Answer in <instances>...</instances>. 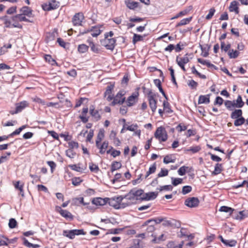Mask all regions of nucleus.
<instances>
[{
  "label": "nucleus",
  "instance_id": "36",
  "mask_svg": "<svg viewBox=\"0 0 248 248\" xmlns=\"http://www.w3.org/2000/svg\"><path fill=\"white\" fill-rule=\"evenodd\" d=\"M89 47L85 44H81L78 46V51L80 53H85L88 50Z\"/></svg>",
  "mask_w": 248,
  "mask_h": 248
},
{
  "label": "nucleus",
  "instance_id": "31",
  "mask_svg": "<svg viewBox=\"0 0 248 248\" xmlns=\"http://www.w3.org/2000/svg\"><path fill=\"white\" fill-rule=\"evenodd\" d=\"M235 119L236 120L234 122V125L235 126L241 125L246 122V119L243 117Z\"/></svg>",
  "mask_w": 248,
  "mask_h": 248
},
{
  "label": "nucleus",
  "instance_id": "59",
  "mask_svg": "<svg viewBox=\"0 0 248 248\" xmlns=\"http://www.w3.org/2000/svg\"><path fill=\"white\" fill-rule=\"evenodd\" d=\"M0 237L1 239L0 240V246L7 245L8 239L3 236H1Z\"/></svg>",
  "mask_w": 248,
  "mask_h": 248
},
{
  "label": "nucleus",
  "instance_id": "28",
  "mask_svg": "<svg viewBox=\"0 0 248 248\" xmlns=\"http://www.w3.org/2000/svg\"><path fill=\"white\" fill-rule=\"evenodd\" d=\"M163 108L164 111L167 113H170L172 112V110L170 108V105L169 102L167 101H164L163 102Z\"/></svg>",
  "mask_w": 248,
  "mask_h": 248
},
{
  "label": "nucleus",
  "instance_id": "3",
  "mask_svg": "<svg viewBox=\"0 0 248 248\" xmlns=\"http://www.w3.org/2000/svg\"><path fill=\"white\" fill-rule=\"evenodd\" d=\"M155 137L160 141H165L168 139V135L165 129L162 126L157 128L155 133Z\"/></svg>",
  "mask_w": 248,
  "mask_h": 248
},
{
  "label": "nucleus",
  "instance_id": "27",
  "mask_svg": "<svg viewBox=\"0 0 248 248\" xmlns=\"http://www.w3.org/2000/svg\"><path fill=\"white\" fill-rule=\"evenodd\" d=\"M80 164H78V165H69V167L73 170L77 171L78 172H82L85 169L83 167L80 166Z\"/></svg>",
  "mask_w": 248,
  "mask_h": 248
},
{
  "label": "nucleus",
  "instance_id": "29",
  "mask_svg": "<svg viewBox=\"0 0 248 248\" xmlns=\"http://www.w3.org/2000/svg\"><path fill=\"white\" fill-rule=\"evenodd\" d=\"M145 36V35H140L139 34H137L136 33L134 34L133 37V43L134 44H135L137 42L142 41L143 40L144 37Z\"/></svg>",
  "mask_w": 248,
  "mask_h": 248
},
{
  "label": "nucleus",
  "instance_id": "33",
  "mask_svg": "<svg viewBox=\"0 0 248 248\" xmlns=\"http://www.w3.org/2000/svg\"><path fill=\"white\" fill-rule=\"evenodd\" d=\"M156 169V164L155 163H154L150 167L149 170L146 172L145 178H147L151 174L154 173Z\"/></svg>",
  "mask_w": 248,
  "mask_h": 248
},
{
  "label": "nucleus",
  "instance_id": "43",
  "mask_svg": "<svg viewBox=\"0 0 248 248\" xmlns=\"http://www.w3.org/2000/svg\"><path fill=\"white\" fill-rule=\"evenodd\" d=\"M226 242H225L224 244L226 246L229 247H234L236 244V241L234 240H225Z\"/></svg>",
  "mask_w": 248,
  "mask_h": 248
},
{
  "label": "nucleus",
  "instance_id": "40",
  "mask_svg": "<svg viewBox=\"0 0 248 248\" xmlns=\"http://www.w3.org/2000/svg\"><path fill=\"white\" fill-rule=\"evenodd\" d=\"M172 180V184L174 186H176L179 184H180L182 183L183 182V179L182 178H173L171 177Z\"/></svg>",
  "mask_w": 248,
  "mask_h": 248
},
{
  "label": "nucleus",
  "instance_id": "12",
  "mask_svg": "<svg viewBox=\"0 0 248 248\" xmlns=\"http://www.w3.org/2000/svg\"><path fill=\"white\" fill-rule=\"evenodd\" d=\"M157 195H158V193L155 192H151L147 193L143 195V197H141V199L142 200H154L155 198H156Z\"/></svg>",
  "mask_w": 248,
  "mask_h": 248
},
{
  "label": "nucleus",
  "instance_id": "64",
  "mask_svg": "<svg viewBox=\"0 0 248 248\" xmlns=\"http://www.w3.org/2000/svg\"><path fill=\"white\" fill-rule=\"evenodd\" d=\"M187 129V126L184 125H182L181 124H179L176 127V129L180 132L185 131Z\"/></svg>",
  "mask_w": 248,
  "mask_h": 248
},
{
  "label": "nucleus",
  "instance_id": "8",
  "mask_svg": "<svg viewBox=\"0 0 248 248\" xmlns=\"http://www.w3.org/2000/svg\"><path fill=\"white\" fill-rule=\"evenodd\" d=\"M16 108L15 111H11L10 113L12 114H15L21 112L26 107H28L29 103L27 101H23L16 104Z\"/></svg>",
  "mask_w": 248,
  "mask_h": 248
},
{
  "label": "nucleus",
  "instance_id": "37",
  "mask_svg": "<svg viewBox=\"0 0 248 248\" xmlns=\"http://www.w3.org/2000/svg\"><path fill=\"white\" fill-rule=\"evenodd\" d=\"M45 59L46 62H47L52 65H54L56 64L55 60H54L49 55H46L45 56Z\"/></svg>",
  "mask_w": 248,
  "mask_h": 248
},
{
  "label": "nucleus",
  "instance_id": "35",
  "mask_svg": "<svg viewBox=\"0 0 248 248\" xmlns=\"http://www.w3.org/2000/svg\"><path fill=\"white\" fill-rule=\"evenodd\" d=\"M222 171V164H217L214 171L213 172V174L214 175H217L220 173Z\"/></svg>",
  "mask_w": 248,
  "mask_h": 248
},
{
  "label": "nucleus",
  "instance_id": "47",
  "mask_svg": "<svg viewBox=\"0 0 248 248\" xmlns=\"http://www.w3.org/2000/svg\"><path fill=\"white\" fill-rule=\"evenodd\" d=\"M16 225H17V222L15 219L11 218L9 220L8 225L10 228L13 229V228H16Z\"/></svg>",
  "mask_w": 248,
  "mask_h": 248
},
{
  "label": "nucleus",
  "instance_id": "63",
  "mask_svg": "<svg viewBox=\"0 0 248 248\" xmlns=\"http://www.w3.org/2000/svg\"><path fill=\"white\" fill-rule=\"evenodd\" d=\"M93 130L92 129H91L89 131V132L87 135L86 141L90 142L91 141V140L93 138Z\"/></svg>",
  "mask_w": 248,
  "mask_h": 248
},
{
  "label": "nucleus",
  "instance_id": "45",
  "mask_svg": "<svg viewBox=\"0 0 248 248\" xmlns=\"http://www.w3.org/2000/svg\"><path fill=\"white\" fill-rule=\"evenodd\" d=\"M66 155L70 158H73L76 155V153L71 149H69L66 151Z\"/></svg>",
  "mask_w": 248,
  "mask_h": 248
},
{
  "label": "nucleus",
  "instance_id": "22",
  "mask_svg": "<svg viewBox=\"0 0 248 248\" xmlns=\"http://www.w3.org/2000/svg\"><path fill=\"white\" fill-rule=\"evenodd\" d=\"M20 12H21V14L27 16H31V9L27 6H24L22 7L20 10Z\"/></svg>",
  "mask_w": 248,
  "mask_h": 248
},
{
  "label": "nucleus",
  "instance_id": "6",
  "mask_svg": "<svg viewBox=\"0 0 248 248\" xmlns=\"http://www.w3.org/2000/svg\"><path fill=\"white\" fill-rule=\"evenodd\" d=\"M199 202L198 198L190 197L185 200V204L190 208H195L199 205Z\"/></svg>",
  "mask_w": 248,
  "mask_h": 248
},
{
  "label": "nucleus",
  "instance_id": "46",
  "mask_svg": "<svg viewBox=\"0 0 248 248\" xmlns=\"http://www.w3.org/2000/svg\"><path fill=\"white\" fill-rule=\"evenodd\" d=\"M187 169L188 167L185 166L180 167L178 170V174L181 176L185 175Z\"/></svg>",
  "mask_w": 248,
  "mask_h": 248
},
{
  "label": "nucleus",
  "instance_id": "41",
  "mask_svg": "<svg viewBox=\"0 0 248 248\" xmlns=\"http://www.w3.org/2000/svg\"><path fill=\"white\" fill-rule=\"evenodd\" d=\"M221 49L222 51H224L225 52H227L230 49L231 45L230 44L225 46V43L224 42H221Z\"/></svg>",
  "mask_w": 248,
  "mask_h": 248
},
{
  "label": "nucleus",
  "instance_id": "20",
  "mask_svg": "<svg viewBox=\"0 0 248 248\" xmlns=\"http://www.w3.org/2000/svg\"><path fill=\"white\" fill-rule=\"evenodd\" d=\"M233 101H234V106L235 108H242L245 104L244 102L242 101L241 95H238L236 100H234Z\"/></svg>",
  "mask_w": 248,
  "mask_h": 248
},
{
  "label": "nucleus",
  "instance_id": "50",
  "mask_svg": "<svg viewBox=\"0 0 248 248\" xmlns=\"http://www.w3.org/2000/svg\"><path fill=\"white\" fill-rule=\"evenodd\" d=\"M89 168L91 171L93 172H97L99 170V168L98 166L95 164H94L93 163H91L89 164Z\"/></svg>",
  "mask_w": 248,
  "mask_h": 248
},
{
  "label": "nucleus",
  "instance_id": "16",
  "mask_svg": "<svg viewBox=\"0 0 248 248\" xmlns=\"http://www.w3.org/2000/svg\"><path fill=\"white\" fill-rule=\"evenodd\" d=\"M187 54H186L183 57H179L177 56L176 60L177 63H180L181 64H186L188 63L189 60L187 57Z\"/></svg>",
  "mask_w": 248,
  "mask_h": 248
},
{
  "label": "nucleus",
  "instance_id": "54",
  "mask_svg": "<svg viewBox=\"0 0 248 248\" xmlns=\"http://www.w3.org/2000/svg\"><path fill=\"white\" fill-rule=\"evenodd\" d=\"M173 187L171 185H165L164 186H161L158 189L160 191L162 190H167V191H171L172 190Z\"/></svg>",
  "mask_w": 248,
  "mask_h": 248
},
{
  "label": "nucleus",
  "instance_id": "60",
  "mask_svg": "<svg viewBox=\"0 0 248 248\" xmlns=\"http://www.w3.org/2000/svg\"><path fill=\"white\" fill-rule=\"evenodd\" d=\"M81 180L79 178H74L72 179V184L74 186H78L81 182Z\"/></svg>",
  "mask_w": 248,
  "mask_h": 248
},
{
  "label": "nucleus",
  "instance_id": "7",
  "mask_svg": "<svg viewBox=\"0 0 248 248\" xmlns=\"http://www.w3.org/2000/svg\"><path fill=\"white\" fill-rule=\"evenodd\" d=\"M59 6V2L56 1L55 0H51L48 4L46 3L42 5V8L45 11H49L56 9L58 8Z\"/></svg>",
  "mask_w": 248,
  "mask_h": 248
},
{
  "label": "nucleus",
  "instance_id": "1",
  "mask_svg": "<svg viewBox=\"0 0 248 248\" xmlns=\"http://www.w3.org/2000/svg\"><path fill=\"white\" fill-rule=\"evenodd\" d=\"M116 43L114 38H109L108 34H105V38L101 41L102 46H105L107 49L112 50L114 49Z\"/></svg>",
  "mask_w": 248,
  "mask_h": 248
},
{
  "label": "nucleus",
  "instance_id": "5",
  "mask_svg": "<svg viewBox=\"0 0 248 248\" xmlns=\"http://www.w3.org/2000/svg\"><path fill=\"white\" fill-rule=\"evenodd\" d=\"M155 94L150 91L148 93V98L149 106L153 112H155L156 108L157 101L155 99Z\"/></svg>",
  "mask_w": 248,
  "mask_h": 248
},
{
  "label": "nucleus",
  "instance_id": "15",
  "mask_svg": "<svg viewBox=\"0 0 248 248\" xmlns=\"http://www.w3.org/2000/svg\"><path fill=\"white\" fill-rule=\"evenodd\" d=\"M210 102V95H200L199 98V104H208Z\"/></svg>",
  "mask_w": 248,
  "mask_h": 248
},
{
  "label": "nucleus",
  "instance_id": "18",
  "mask_svg": "<svg viewBox=\"0 0 248 248\" xmlns=\"http://www.w3.org/2000/svg\"><path fill=\"white\" fill-rule=\"evenodd\" d=\"M242 111L241 109H235L231 115L232 119H235L242 117Z\"/></svg>",
  "mask_w": 248,
  "mask_h": 248
},
{
  "label": "nucleus",
  "instance_id": "53",
  "mask_svg": "<svg viewBox=\"0 0 248 248\" xmlns=\"http://www.w3.org/2000/svg\"><path fill=\"white\" fill-rule=\"evenodd\" d=\"M188 85L192 89H196L198 86V83L195 81L194 80H191L188 81L187 83Z\"/></svg>",
  "mask_w": 248,
  "mask_h": 248
},
{
  "label": "nucleus",
  "instance_id": "51",
  "mask_svg": "<svg viewBox=\"0 0 248 248\" xmlns=\"http://www.w3.org/2000/svg\"><path fill=\"white\" fill-rule=\"evenodd\" d=\"M114 85L110 84L107 86L106 91L105 93V96H107V94H111L112 90L114 88Z\"/></svg>",
  "mask_w": 248,
  "mask_h": 248
},
{
  "label": "nucleus",
  "instance_id": "49",
  "mask_svg": "<svg viewBox=\"0 0 248 248\" xmlns=\"http://www.w3.org/2000/svg\"><path fill=\"white\" fill-rule=\"evenodd\" d=\"M246 217V215L244 214V211H240L237 216L235 217V219L238 220H242L245 218Z\"/></svg>",
  "mask_w": 248,
  "mask_h": 248
},
{
  "label": "nucleus",
  "instance_id": "52",
  "mask_svg": "<svg viewBox=\"0 0 248 248\" xmlns=\"http://www.w3.org/2000/svg\"><path fill=\"white\" fill-rule=\"evenodd\" d=\"M104 137V130L103 129L100 130L99 133L97 135L96 140L99 141L101 142L102 140Z\"/></svg>",
  "mask_w": 248,
  "mask_h": 248
},
{
  "label": "nucleus",
  "instance_id": "24",
  "mask_svg": "<svg viewBox=\"0 0 248 248\" xmlns=\"http://www.w3.org/2000/svg\"><path fill=\"white\" fill-rule=\"evenodd\" d=\"M107 202H108L109 205L113 207L115 209H119L120 208V206L119 204L117 203L114 199L113 198H107L106 199Z\"/></svg>",
  "mask_w": 248,
  "mask_h": 248
},
{
  "label": "nucleus",
  "instance_id": "48",
  "mask_svg": "<svg viewBox=\"0 0 248 248\" xmlns=\"http://www.w3.org/2000/svg\"><path fill=\"white\" fill-rule=\"evenodd\" d=\"M191 186H186L183 187L182 192L184 195H185L191 192Z\"/></svg>",
  "mask_w": 248,
  "mask_h": 248
},
{
  "label": "nucleus",
  "instance_id": "25",
  "mask_svg": "<svg viewBox=\"0 0 248 248\" xmlns=\"http://www.w3.org/2000/svg\"><path fill=\"white\" fill-rule=\"evenodd\" d=\"M122 167L121 162L114 161L111 165V170L112 172L120 169Z\"/></svg>",
  "mask_w": 248,
  "mask_h": 248
},
{
  "label": "nucleus",
  "instance_id": "11",
  "mask_svg": "<svg viewBox=\"0 0 248 248\" xmlns=\"http://www.w3.org/2000/svg\"><path fill=\"white\" fill-rule=\"evenodd\" d=\"M56 211L58 212L63 217L67 219H70L71 220L73 219V216L69 211L65 210H63L61 208V207L58 206L56 207Z\"/></svg>",
  "mask_w": 248,
  "mask_h": 248
},
{
  "label": "nucleus",
  "instance_id": "57",
  "mask_svg": "<svg viewBox=\"0 0 248 248\" xmlns=\"http://www.w3.org/2000/svg\"><path fill=\"white\" fill-rule=\"evenodd\" d=\"M201 147L199 146H196L191 147L189 149H187V151H191L193 153H196L199 152L201 150Z\"/></svg>",
  "mask_w": 248,
  "mask_h": 248
},
{
  "label": "nucleus",
  "instance_id": "14",
  "mask_svg": "<svg viewBox=\"0 0 248 248\" xmlns=\"http://www.w3.org/2000/svg\"><path fill=\"white\" fill-rule=\"evenodd\" d=\"M138 96V93H133L131 96H130L127 100V106L131 107L133 106L136 103Z\"/></svg>",
  "mask_w": 248,
  "mask_h": 248
},
{
  "label": "nucleus",
  "instance_id": "39",
  "mask_svg": "<svg viewBox=\"0 0 248 248\" xmlns=\"http://www.w3.org/2000/svg\"><path fill=\"white\" fill-rule=\"evenodd\" d=\"M198 62L202 64L207 65L209 67L214 66V65L213 64H211L208 61L204 60L201 58L198 59Z\"/></svg>",
  "mask_w": 248,
  "mask_h": 248
},
{
  "label": "nucleus",
  "instance_id": "26",
  "mask_svg": "<svg viewBox=\"0 0 248 248\" xmlns=\"http://www.w3.org/2000/svg\"><path fill=\"white\" fill-rule=\"evenodd\" d=\"M228 54L231 59L236 58L239 54V52L237 50L233 49H230L228 52Z\"/></svg>",
  "mask_w": 248,
  "mask_h": 248
},
{
  "label": "nucleus",
  "instance_id": "34",
  "mask_svg": "<svg viewBox=\"0 0 248 248\" xmlns=\"http://www.w3.org/2000/svg\"><path fill=\"white\" fill-rule=\"evenodd\" d=\"M233 210V209L226 206H222L219 209V211L220 212L230 213V214H231L232 213Z\"/></svg>",
  "mask_w": 248,
  "mask_h": 248
},
{
  "label": "nucleus",
  "instance_id": "30",
  "mask_svg": "<svg viewBox=\"0 0 248 248\" xmlns=\"http://www.w3.org/2000/svg\"><path fill=\"white\" fill-rule=\"evenodd\" d=\"M92 107L93 108H90V113L91 115L95 119H96V120H98L100 118L99 112L97 110L94 109L93 106Z\"/></svg>",
  "mask_w": 248,
  "mask_h": 248
},
{
  "label": "nucleus",
  "instance_id": "21",
  "mask_svg": "<svg viewBox=\"0 0 248 248\" xmlns=\"http://www.w3.org/2000/svg\"><path fill=\"white\" fill-rule=\"evenodd\" d=\"M93 203L96 205H103L107 202L106 199H103L101 198H97L94 199L93 201Z\"/></svg>",
  "mask_w": 248,
  "mask_h": 248
},
{
  "label": "nucleus",
  "instance_id": "13",
  "mask_svg": "<svg viewBox=\"0 0 248 248\" xmlns=\"http://www.w3.org/2000/svg\"><path fill=\"white\" fill-rule=\"evenodd\" d=\"M101 27V26L92 27L90 31L92 32L91 35L93 37H97L101 33L102 31L100 30Z\"/></svg>",
  "mask_w": 248,
  "mask_h": 248
},
{
  "label": "nucleus",
  "instance_id": "4",
  "mask_svg": "<svg viewBox=\"0 0 248 248\" xmlns=\"http://www.w3.org/2000/svg\"><path fill=\"white\" fill-rule=\"evenodd\" d=\"M125 91L123 90L120 91L114 98L112 105L114 106L116 104H122L125 100V98L123 97L125 94Z\"/></svg>",
  "mask_w": 248,
  "mask_h": 248
},
{
  "label": "nucleus",
  "instance_id": "17",
  "mask_svg": "<svg viewBox=\"0 0 248 248\" xmlns=\"http://www.w3.org/2000/svg\"><path fill=\"white\" fill-rule=\"evenodd\" d=\"M238 2L236 1H233L231 3L229 7L230 12H234L236 14H238L239 10L238 7Z\"/></svg>",
  "mask_w": 248,
  "mask_h": 248
},
{
  "label": "nucleus",
  "instance_id": "42",
  "mask_svg": "<svg viewBox=\"0 0 248 248\" xmlns=\"http://www.w3.org/2000/svg\"><path fill=\"white\" fill-rule=\"evenodd\" d=\"M26 127V125H22V126H21L20 127H19V128L16 129L15 131H14L13 133H12L11 134H10L9 135V136H11V137H12L14 135H18L20 134V133L21 132V131L22 130H23L25 127Z\"/></svg>",
  "mask_w": 248,
  "mask_h": 248
},
{
  "label": "nucleus",
  "instance_id": "19",
  "mask_svg": "<svg viewBox=\"0 0 248 248\" xmlns=\"http://www.w3.org/2000/svg\"><path fill=\"white\" fill-rule=\"evenodd\" d=\"M125 4L128 8L134 9L138 7L139 3L129 0L125 1Z\"/></svg>",
  "mask_w": 248,
  "mask_h": 248
},
{
  "label": "nucleus",
  "instance_id": "32",
  "mask_svg": "<svg viewBox=\"0 0 248 248\" xmlns=\"http://www.w3.org/2000/svg\"><path fill=\"white\" fill-rule=\"evenodd\" d=\"M192 17L186 18L182 19L180 22L178 23L176 25V27H179L188 24L191 20Z\"/></svg>",
  "mask_w": 248,
  "mask_h": 248
},
{
  "label": "nucleus",
  "instance_id": "38",
  "mask_svg": "<svg viewBox=\"0 0 248 248\" xmlns=\"http://www.w3.org/2000/svg\"><path fill=\"white\" fill-rule=\"evenodd\" d=\"M175 159H172L171 155H166L163 159V162L165 164H169L170 163H174Z\"/></svg>",
  "mask_w": 248,
  "mask_h": 248
},
{
  "label": "nucleus",
  "instance_id": "23",
  "mask_svg": "<svg viewBox=\"0 0 248 248\" xmlns=\"http://www.w3.org/2000/svg\"><path fill=\"white\" fill-rule=\"evenodd\" d=\"M224 105L226 108L229 110H233L234 108H235L234 106V101L226 100L224 102Z\"/></svg>",
  "mask_w": 248,
  "mask_h": 248
},
{
  "label": "nucleus",
  "instance_id": "55",
  "mask_svg": "<svg viewBox=\"0 0 248 248\" xmlns=\"http://www.w3.org/2000/svg\"><path fill=\"white\" fill-rule=\"evenodd\" d=\"M68 145L70 147V149H71L72 150L74 148L77 149L78 147V143L74 141H70L68 143Z\"/></svg>",
  "mask_w": 248,
  "mask_h": 248
},
{
  "label": "nucleus",
  "instance_id": "2",
  "mask_svg": "<svg viewBox=\"0 0 248 248\" xmlns=\"http://www.w3.org/2000/svg\"><path fill=\"white\" fill-rule=\"evenodd\" d=\"M85 232H84V230L83 229H80V230H64L63 231V235L68 237L69 238L71 239H73L75 238L76 235H85Z\"/></svg>",
  "mask_w": 248,
  "mask_h": 248
},
{
  "label": "nucleus",
  "instance_id": "58",
  "mask_svg": "<svg viewBox=\"0 0 248 248\" xmlns=\"http://www.w3.org/2000/svg\"><path fill=\"white\" fill-rule=\"evenodd\" d=\"M215 12V9L214 8H211L209 10L208 14L206 16V19H210L213 16Z\"/></svg>",
  "mask_w": 248,
  "mask_h": 248
},
{
  "label": "nucleus",
  "instance_id": "61",
  "mask_svg": "<svg viewBox=\"0 0 248 248\" xmlns=\"http://www.w3.org/2000/svg\"><path fill=\"white\" fill-rule=\"evenodd\" d=\"M223 99L217 96L216 98V100L214 102L215 105H219V106L223 104Z\"/></svg>",
  "mask_w": 248,
  "mask_h": 248
},
{
  "label": "nucleus",
  "instance_id": "44",
  "mask_svg": "<svg viewBox=\"0 0 248 248\" xmlns=\"http://www.w3.org/2000/svg\"><path fill=\"white\" fill-rule=\"evenodd\" d=\"M168 170L165 169H161V171L158 173V177H162L167 176L168 175Z\"/></svg>",
  "mask_w": 248,
  "mask_h": 248
},
{
  "label": "nucleus",
  "instance_id": "62",
  "mask_svg": "<svg viewBox=\"0 0 248 248\" xmlns=\"http://www.w3.org/2000/svg\"><path fill=\"white\" fill-rule=\"evenodd\" d=\"M138 127V126L137 124H133L127 126V127H126V129L130 131H135L136 130H137Z\"/></svg>",
  "mask_w": 248,
  "mask_h": 248
},
{
  "label": "nucleus",
  "instance_id": "10",
  "mask_svg": "<svg viewBox=\"0 0 248 248\" xmlns=\"http://www.w3.org/2000/svg\"><path fill=\"white\" fill-rule=\"evenodd\" d=\"M143 193V190L141 189H131L128 194H127L125 196V198L128 199H131L133 198L134 196L139 197Z\"/></svg>",
  "mask_w": 248,
  "mask_h": 248
},
{
  "label": "nucleus",
  "instance_id": "56",
  "mask_svg": "<svg viewBox=\"0 0 248 248\" xmlns=\"http://www.w3.org/2000/svg\"><path fill=\"white\" fill-rule=\"evenodd\" d=\"M188 13V11L187 10H185L184 11H181L179 12L177 15H176L175 16L171 17V19H174L177 18L178 17L183 16L184 15H186Z\"/></svg>",
  "mask_w": 248,
  "mask_h": 248
},
{
  "label": "nucleus",
  "instance_id": "9",
  "mask_svg": "<svg viewBox=\"0 0 248 248\" xmlns=\"http://www.w3.org/2000/svg\"><path fill=\"white\" fill-rule=\"evenodd\" d=\"M83 14L81 13H78L74 16L72 19V22L75 26H80L84 19Z\"/></svg>",
  "mask_w": 248,
  "mask_h": 248
}]
</instances>
